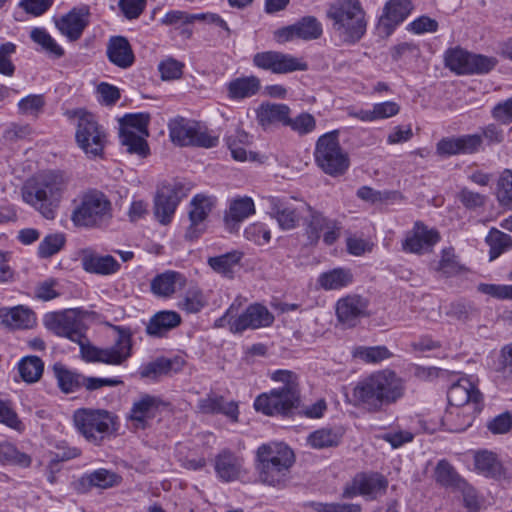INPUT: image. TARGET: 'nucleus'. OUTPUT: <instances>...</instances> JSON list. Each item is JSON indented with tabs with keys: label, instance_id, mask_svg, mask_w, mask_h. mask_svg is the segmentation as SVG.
<instances>
[{
	"label": "nucleus",
	"instance_id": "338daca9",
	"mask_svg": "<svg viewBox=\"0 0 512 512\" xmlns=\"http://www.w3.org/2000/svg\"><path fill=\"white\" fill-rule=\"evenodd\" d=\"M16 52V45L12 42H6L0 45V74L11 77L14 75L16 67L11 60V55Z\"/></svg>",
	"mask_w": 512,
	"mask_h": 512
},
{
	"label": "nucleus",
	"instance_id": "864d4df0",
	"mask_svg": "<svg viewBox=\"0 0 512 512\" xmlns=\"http://www.w3.org/2000/svg\"><path fill=\"white\" fill-rule=\"evenodd\" d=\"M19 374L23 381L33 383L39 380L44 370L43 361L37 356L23 358L18 364Z\"/></svg>",
	"mask_w": 512,
	"mask_h": 512
},
{
	"label": "nucleus",
	"instance_id": "7ed1b4c3",
	"mask_svg": "<svg viewBox=\"0 0 512 512\" xmlns=\"http://www.w3.org/2000/svg\"><path fill=\"white\" fill-rule=\"evenodd\" d=\"M326 15L333 33L345 45L358 43L366 34L368 21L359 0H335Z\"/></svg>",
	"mask_w": 512,
	"mask_h": 512
},
{
	"label": "nucleus",
	"instance_id": "f257e3e1",
	"mask_svg": "<svg viewBox=\"0 0 512 512\" xmlns=\"http://www.w3.org/2000/svg\"><path fill=\"white\" fill-rule=\"evenodd\" d=\"M43 324L53 334L78 343L83 359L88 362L120 365L132 356L133 332L130 327L111 325L117 333L114 345L109 348H99L87 341L82 322L73 310L49 312L44 315Z\"/></svg>",
	"mask_w": 512,
	"mask_h": 512
},
{
	"label": "nucleus",
	"instance_id": "6e6552de",
	"mask_svg": "<svg viewBox=\"0 0 512 512\" xmlns=\"http://www.w3.org/2000/svg\"><path fill=\"white\" fill-rule=\"evenodd\" d=\"M304 217V231L310 245H317L322 238L327 246L333 245L341 236L342 223L336 218H331L309 203Z\"/></svg>",
	"mask_w": 512,
	"mask_h": 512
},
{
	"label": "nucleus",
	"instance_id": "680f3d73",
	"mask_svg": "<svg viewBox=\"0 0 512 512\" xmlns=\"http://www.w3.org/2000/svg\"><path fill=\"white\" fill-rule=\"evenodd\" d=\"M305 507L311 509V512H361L362 508L359 504L352 503H323L308 502Z\"/></svg>",
	"mask_w": 512,
	"mask_h": 512
},
{
	"label": "nucleus",
	"instance_id": "0e129e2a",
	"mask_svg": "<svg viewBox=\"0 0 512 512\" xmlns=\"http://www.w3.org/2000/svg\"><path fill=\"white\" fill-rule=\"evenodd\" d=\"M244 236L247 240L261 246L270 242L271 231L266 224L256 222L248 225L245 228Z\"/></svg>",
	"mask_w": 512,
	"mask_h": 512
},
{
	"label": "nucleus",
	"instance_id": "3c124183",
	"mask_svg": "<svg viewBox=\"0 0 512 512\" xmlns=\"http://www.w3.org/2000/svg\"><path fill=\"white\" fill-rule=\"evenodd\" d=\"M241 258V252L232 251L220 256L210 257L208 264L215 272L230 278L233 274V268L239 263Z\"/></svg>",
	"mask_w": 512,
	"mask_h": 512
},
{
	"label": "nucleus",
	"instance_id": "a18cd8bd",
	"mask_svg": "<svg viewBox=\"0 0 512 512\" xmlns=\"http://www.w3.org/2000/svg\"><path fill=\"white\" fill-rule=\"evenodd\" d=\"M31 40L40 46V50L50 58L59 59L64 56V49L47 32L45 28L35 27L30 32Z\"/></svg>",
	"mask_w": 512,
	"mask_h": 512
},
{
	"label": "nucleus",
	"instance_id": "1a4fd4ad",
	"mask_svg": "<svg viewBox=\"0 0 512 512\" xmlns=\"http://www.w3.org/2000/svg\"><path fill=\"white\" fill-rule=\"evenodd\" d=\"M150 117L145 113H129L120 119V142L130 154L145 158L150 149L146 141L149 136L148 124Z\"/></svg>",
	"mask_w": 512,
	"mask_h": 512
},
{
	"label": "nucleus",
	"instance_id": "4be33fe9",
	"mask_svg": "<svg viewBox=\"0 0 512 512\" xmlns=\"http://www.w3.org/2000/svg\"><path fill=\"white\" fill-rule=\"evenodd\" d=\"M90 8L88 5L74 7L67 14L58 18L55 23L62 35L74 42L81 38L89 25Z\"/></svg>",
	"mask_w": 512,
	"mask_h": 512
},
{
	"label": "nucleus",
	"instance_id": "ddd939ff",
	"mask_svg": "<svg viewBox=\"0 0 512 512\" xmlns=\"http://www.w3.org/2000/svg\"><path fill=\"white\" fill-rule=\"evenodd\" d=\"M444 61L445 66L458 75L486 74L498 63L494 57L471 54L460 47L448 49Z\"/></svg>",
	"mask_w": 512,
	"mask_h": 512
},
{
	"label": "nucleus",
	"instance_id": "423d86ee",
	"mask_svg": "<svg viewBox=\"0 0 512 512\" xmlns=\"http://www.w3.org/2000/svg\"><path fill=\"white\" fill-rule=\"evenodd\" d=\"M111 217V202L102 191L89 189L74 200L71 221L76 227L99 228Z\"/></svg>",
	"mask_w": 512,
	"mask_h": 512
},
{
	"label": "nucleus",
	"instance_id": "bb28decb",
	"mask_svg": "<svg viewBox=\"0 0 512 512\" xmlns=\"http://www.w3.org/2000/svg\"><path fill=\"white\" fill-rule=\"evenodd\" d=\"M413 9L411 0H388L384 5L380 24L390 34L408 18Z\"/></svg>",
	"mask_w": 512,
	"mask_h": 512
},
{
	"label": "nucleus",
	"instance_id": "473e14b6",
	"mask_svg": "<svg viewBox=\"0 0 512 512\" xmlns=\"http://www.w3.org/2000/svg\"><path fill=\"white\" fill-rule=\"evenodd\" d=\"M83 269L92 274L112 275L117 273L121 265L111 255H99L91 251H85L81 257Z\"/></svg>",
	"mask_w": 512,
	"mask_h": 512
},
{
	"label": "nucleus",
	"instance_id": "79ce46f5",
	"mask_svg": "<svg viewBox=\"0 0 512 512\" xmlns=\"http://www.w3.org/2000/svg\"><path fill=\"white\" fill-rule=\"evenodd\" d=\"M199 409L203 413H219L227 416L232 421H237L238 405L234 401H226L222 396L208 395L199 400Z\"/></svg>",
	"mask_w": 512,
	"mask_h": 512
},
{
	"label": "nucleus",
	"instance_id": "9d476101",
	"mask_svg": "<svg viewBox=\"0 0 512 512\" xmlns=\"http://www.w3.org/2000/svg\"><path fill=\"white\" fill-rule=\"evenodd\" d=\"M75 138L78 146L88 158H103L108 135L106 129L98 123L93 114L88 112L79 114Z\"/></svg>",
	"mask_w": 512,
	"mask_h": 512
},
{
	"label": "nucleus",
	"instance_id": "a878e982",
	"mask_svg": "<svg viewBox=\"0 0 512 512\" xmlns=\"http://www.w3.org/2000/svg\"><path fill=\"white\" fill-rule=\"evenodd\" d=\"M447 399L451 406L466 407L478 414L484 407V396L477 386H449Z\"/></svg>",
	"mask_w": 512,
	"mask_h": 512
},
{
	"label": "nucleus",
	"instance_id": "0eeeda50",
	"mask_svg": "<svg viewBox=\"0 0 512 512\" xmlns=\"http://www.w3.org/2000/svg\"><path fill=\"white\" fill-rule=\"evenodd\" d=\"M339 130L321 135L315 144L314 160L317 167L331 177L343 176L350 167V156L341 146Z\"/></svg>",
	"mask_w": 512,
	"mask_h": 512
},
{
	"label": "nucleus",
	"instance_id": "6e6d98bb",
	"mask_svg": "<svg viewBox=\"0 0 512 512\" xmlns=\"http://www.w3.org/2000/svg\"><path fill=\"white\" fill-rule=\"evenodd\" d=\"M31 461V457L28 454L20 452L11 443L6 441L0 442V463L29 467Z\"/></svg>",
	"mask_w": 512,
	"mask_h": 512
},
{
	"label": "nucleus",
	"instance_id": "39448f33",
	"mask_svg": "<svg viewBox=\"0 0 512 512\" xmlns=\"http://www.w3.org/2000/svg\"><path fill=\"white\" fill-rule=\"evenodd\" d=\"M73 423L84 439L96 446L119 435V417L108 410L80 408L73 414Z\"/></svg>",
	"mask_w": 512,
	"mask_h": 512
},
{
	"label": "nucleus",
	"instance_id": "49530a36",
	"mask_svg": "<svg viewBox=\"0 0 512 512\" xmlns=\"http://www.w3.org/2000/svg\"><path fill=\"white\" fill-rule=\"evenodd\" d=\"M225 140L229 150L231 151V155L235 160L245 161L247 159L245 147L251 142V137L247 132L236 127L232 131H229Z\"/></svg>",
	"mask_w": 512,
	"mask_h": 512
},
{
	"label": "nucleus",
	"instance_id": "6ab92c4d",
	"mask_svg": "<svg viewBox=\"0 0 512 512\" xmlns=\"http://www.w3.org/2000/svg\"><path fill=\"white\" fill-rule=\"evenodd\" d=\"M440 239L438 230L416 221L412 229L405 233L401 247L405 253L423 255L430 252Z\"/></svg>",
	"mask_w": 512,
	"mask_h": 512
},
{
	"label": "nucleus",
	"instance_id": "c03bdc74",
	"mask_svg": "<svg viewBox=\"0 0 512 512\" xmlns=\"http://www.w3.org/2000/svg\"><path fill=\"white\" fill-rule=\"evenodd\" d=\"M476 469L487 477L500 478L505 470L497 455L491 451H480L475 455Z\"/></svg>",
	"mask_w": 512,
	"mask_h": 512
},
{
	"label": "nucleus",
	"instance_id": "aec40b11",
	"mask_svg": "<svg viewBox=\"0 0 512 512\" xmlns=\"http://www.w3.org/2000/svg\"><path fill=\"white\" fill-rule=\"evenodd\" d=\"M274 322L273 314L266 306L254 303L249 305L243 313L234 320H229V329L232 333H242L248 329L268 327Z\"/></svg>",
	"mask_w": 512,
	"mask_h": 512
},
{
	"label": "nucleus",
	"instance_id": "7c9ffc66",
	"mask_svg": "<svg viewBox=\"0 0 512 512\" xmlns=\"http://www.w3.org/2000/svg\"><path fill=\"white\" fill-rule=\"evenodd\" d=\"M107 57L112 64L121 69H128L135 62V55L131 44L124 36H112L109 39Z\"/></svg>",
	"mask_w": 512,
	"mask_h": 512
},
{
	"label": "nucleus",
	"instance_id": "5fc2aeb1",
	"mask_svg": "<svg viewBox=\"0 0 512 512\" xmlns=\"http://www.w3.org/2000/svg\"><path fill=\"white\" fill-rule=\"evenodd\" d=\"M496 199L500 206L512 210V170L505 169L498 178Z\"/></svg>",
	"mask_w": 512,
	"mask_h": 512
},
{
	"label": "nucleus",
	"instance_id": "9b49d317",
	"mask_svg": "<svg viewBox=\"0 0 512 512\" xmlns=\"http://www.w3.org/2000/svg\"><path fill=\"white\" fill-rule=\"evenodd\" d=\"M169 136L179 146L213 148L219 143L217 135H213L199 123L185 118H177L169 123Z\"/></svg>",
	"mask_w": 512,
	"mask_h": 512
},
{
	"label": "nucleus",
	"instance_id": "c756f323",
	"mask_svg": "<svg viewBox=\"0 0 512 512\" xmlns=\"http://www.w3.org/2000/svg\"><path fill=\"white\" fill-rule=\"evenodd\" d=\"M0 319L4 326L13 330L32 329L37 324L35 312L23 305L0 308Z\"/></svg>",
	"mask_w": 512,
	"mask_h": 512
},
{
	"label": "nucleus",
	"instance_id": "f704fd0d",
	"mask_svg": "<svg viewBox=\"0 0 512 512\" xmlns=\"http://www.w3.org/2000/svg\"><path fill=\"white\" fill-rule=\"evenodd\" d=\"M121 476L107 470L97 469L93 472L84 474L77 483V490L81 493L88 492L92 487L100 489H109L119 485Z\"/></svg>",
	"mask_w": 512,
	"mask_h": 512
},
{
	"label": "nucleus",
	"instance_id": "2f4dec72",
	"mask_svg": "<svg viewBox=\"0 0 512 512\" xmlns=\"http://www.w3.org/2000/svg\"><path fill=\"white\" fill-rule=\"evenodd\" d=\"M186 284L185 276L174 270H167L156 275L151 281V292L163 298L171 297L178 289Z\"/></svg>",
	"mask_w": 512,
	"mask_h": 512
},
{
	"label": "nucleus",
	"instance_id": "69168bd1",
	"mask_svg": "<svg viewBox=\"0 0 512 512\" xmlns=\"http://www.w3.org/2000/svg\"><path fill=\"white\" fill-rule=\"evenodd\" d=\"M460 265L456 260L453 248H445L441 252V259L438 262L437 270L445 276H453L459 273Z\"/></svg>",
	"mask_w": 512,
	"mask_h": 512
},
{
	"label": "nucleus",
	"instance_id": "774afa93",
	"mask_svg": "<svg viewBox=\"0 0 512 512\" xmlns=\"http://www.w3.org/2000/svg\"><path fill=\"white\" fill-rule=\"evenodd\" d=\"M487 429L494 435L507 434L512 429V413L506 411L491 419Z\"/></svg>",
	"mask_w": 512,
	"mask_h": 512
},
{
	"label": "nucleus",
	"instance_id": "13d9d810",
	"mask_svg": "<svg viewBox=\"0 0 512 512\" xmlns=\"http://www.w3.org/2000/svg\"><path fill=\"white\" fill-rule=\"evenodd\" d=\"M65 237L61 233L49 234L40 242L37 254L42 259H47L57 254L65 245Z\"/></svg>",
	"mask_w": 512,
	"mask_h": 512
},
{
	"label": "nucleus",
	"instance_id": "cd10ccee",
	"mask_svg": "<svg viewBox=\"0 0 512 512\" xmlns=\"http://www.w3.org/2000/svg\"><path fill=\"white\" fill-rule=\"evenodd\" d=\"M244 460L228 449L222 450L214 460V470L223 482L237 480L244 472Z\"/></svg>",
	"mask_w": 512,
	"mask_h": 512
},
{
	"label": "nucleus",
	"instance_id": "b1692460",
	"mask_svg": "<svg viewBox=\"0 0 512 512\" xmlns=\"http://www.w3.org/2000/svg\"><path fill=\"white\" fill-rule=\"evenodd\" d=\"M482 138L478 134H467L458 137H446L441 139L436 146L440 156H452L459 154H474L480 151Z\"/></svg>",
	"mask_w": 512,
	"mask_h": 512
},
{
	"label": "nucleus",
	"instance_id": "a211bd4d",
	"mask_svg": "<svg viewBox=\"0 0 512 512\" xmlns=\"http://www.w3.org/2000/svg\"><path fill=\"white\" fill-rule=\"evenodd\" d=\"M387 487V479L379 473H358L344 486L342 497L362 496L366 500H375L386 492Z\"/></svg>",
	"mask_w": 512,
	"mask_h": 512
},
{
	"label": "nucleus",
	"instance_id": "393cba45",
	"mask_svg": "<svg viewBox=\"0 0 512 512\" xmlns=\"http://www.w3.org/2000/svg\"><path fill=\"white\" fill-rule=\"evenodd\" d=\"M213 207V199L204 195H196L190 202L189 220L190 225L187 228L185 238L194 240L200 237L205 231V220Z\"/></svg>",
	"mask_w": 512,
	"mask_h": 512
},
{
	"label": "nucleus",
	"instance_id": "bf43d9fd",
	"mask_svg": "<svg viewBox=\"0 0 512 512\" xmlns=\"http://www.w3.org/2000/svg\"><path fill=\"white\" fill-rule=\"evenodd\" d=\"M286 127L300 136L307 135L316 129V119L312 114L302 112L295 118L289 116Z\"/></svg>",
	"mask_w": 512,
	"mask_h": 512
},
{
	"label": "nucleus",
	"instance_id": "a19ab883",
	"mask_svg": "<svg viewBox=\"0 0 512 512\" xmlns=\"http://www.w3.org/2000/svg\"><path fill=\"white\" fill-rule=\"evenodd\" d=\"M58 384H123L117 379L85 378L83 375L69 369L62 363H55L52 367Z\"/></svg>",
	"mask_w": 512,
	"mask_h": 512
},
{
	"label": "nucleus",
	"instance_id": "2eb2a0df",
	"mask_svg": "<svg viewBox=\"0 0 512 512\" xmlns=\"http://www.w3.org/2000/svg\"><path fill=\"white\" fill-rule=\"evenodd\" d=\"M189 189L180 181L164 182L157 190L154 199V214L162 224L171 222L176 208Z\"/></svg>",
	"mask_w": 512,
	"mask_h": 512
},
{
	"label": "nucleus",
	"instance_id": "72a5a7b5",
	"mask_svg": "<svg viewBox=\"0 0 512 512\" xmlns=\"http://www.w3.org/2000/svg\"><path fill=\"white\" fill-rule=\"evenodd\" d=\"M473 420L472 415L460 416L454 411H448L443 417H438L435 421L430 419L424 422L423 429L428 433H434L438 429L449 432H462L471 426Z\"/></svg>",
	"mask_w": 512,
	"mask_h": 512
},
{
	"label": "nucleus",
	"instance_id": "412c9836",
	"mask_svg": "<svg viewBox=\"0 0 512 512\" xmlns=\"http://www.w3.org/2000/svg\"><path fill=\"white\" fill-rule=\"evenodd\" d=\"M322 32L321 23L313 16H306L292 25L276 30L274 36L278 43H286L295 39L315 40Z\"/></svg>",
	"mask_w": 512,
	"mask_h": 512
},
{
	"label": "nucleus",
	"instance_id": "58836bf2",
	"mask_svg": "<svg viewBox=\"0 0 512 512\" xmlns=\"http://www.w3.org/2000/svg\"><path fill=\"white\" fill-rule=\"evenodd\" d=\"M367 304L360 296H348L338 301L336 313L338 319L349 326H354L356 320L365 315Z\"/></svg>",
	"mask_w": 512,
	"mask_h": 512
},
{
	"label": "nucleus",
	"instance_id": "603ef678",
	"mask_svg": "<svg viewBox=\"0 0 512 512\" xmlns=\"http://www.w3.org/2000/svg\"><path fill=\"white\" fill-rule=\"evenodd\" d=\"M342 433L332 428H322L314 431L308 437L309 444L316 449L337 446L340 443Z\"/></svg>",
	"mask_w": 512,
	"mask_h": 512
},
{
	"label": "nucleus",
	"instance_id": "8fccbe9b",
	"mask_svg": "<svg viewBox=\"0 0 512 512\" xmlns=\"http://www.w3.org/2000/svg\"><path fill=\"white\" fill-rule=\"evenodd\" d=\"M352 356L368 364H377L393 356L392 352L383 345L357 346L352 351Z\"/></svg>",
	"mask_w": 512,
	"mask_h": 512
},
{
	"label": "nucleus",
	"instance_id": "c85d7f7f",
	"mask_svg": "<svg viewBox=\"0 0 512 512\" xmlns=\"http://www.w3.org/2000/svg\"><path fill=\"white\" fill-rule=\"evenodd\" d=\"M181 315L173 310H161L153 314L145 328L148 336L153 338H164L170 331L180 326Z\"/></svg>",
	"mask_w": 512,
	"mask_h": 512
},
{
	"label": "nucleus",
	"instance_id": "5701e85b",
	"mask_svg": "<svg viewBox=\"0 0 512 512\" xmlns=\"http://www.w3.org/2000/svg\"><path fill=\"white\" fill-rule=\"evenodd\" d=\"M164 405L160 398L144 395L133 403L127 415V421L132 429L143 430L147 428L149 421L156 417Z\"/></svg>",
	"mask_w": 512,
	"mask_h": 512
},
{
	"label": "nucleus",
	"instance_id": "ea45409f",
	"mask_svg": "<svg viewBox=\"0 0 512 512\" xmlns=\"http://www.w3.org/2000/svg\"><path fill=\"white\" fill-rule=\"evenodd\" d=\"M255 213V205L250 197H240L232 200L224 220L230 230H234L249 216Z\"/></svg>",
	"mask_w": 512,
	"mask_h": 512
},
{
	"label": "nucleus",
	"instance_id": "09e8293b",
	"mask_svg": "<svg viewBox=\"0 0 512 512\" xmlns=\"http://www.w3.org/2000/svg\"><path fill=\"white\" fill-rule=\"evenodd\" d=\"M485 242L489 246V260L493 261L501 254L512 248V238L510 235L496 229L491 228L485 238Z\"/></svg>",
	"mask_w": 512,
	"mask_h": 512
},
{
	"label": "nucleus",
	"instance_id": "37998d69",
	"mask_svg": "<svg viewBox=\"0 0 512 512\" xmlns=\"http://www.w3.org/2000/svg\"><path fill=\"white\" fill-rule=\"evenodd\" d=\"M353 282V274L348 268H334L323 272L318 277V283L324 290H339Z\"/></svg>",
	"mask_w": 512,
	"mask_h": 512
},
{
	"label": "nucleus",
	"instance_id": "4d7b16f0",
	"mask_svg": "<svg viewBox=\"0 0 512 512\" xmlns=\"http://www.w3.org/2000/svg\"><path fill=\"white\" fill-rule=\"evenodd\" d=\"M436 481L446 487H461L464 480L446 460H440L435 469Z\"/></svg>",
	"mask_w": 512,
	"mask_h": 512
},
{
	"label": "nucleus",
	"instance_id": "e433bc0d",
	"mask_svg": "<svg viewBox=\"0 0 512 512\" xmlns=\"http://www.w3.org/2000/svg\"><path fill=\"white\" fill-rule=\"evenodd\" d=\"M259 124L264 127L287 125L291 109L283 103H262L256 111Z\"/></svg>",
	"mask_w": 512,
	"mask_h": 512
},
{
	"label": "nucleus",
	"instance_id": "4468645a",
	"mask_svg": "<svg viewBox=\"0 0 512 512\" xmlns=\"http://www.w3.org/2000/svg\"><path fill=\"white\" fill-rule=\"evenodd\" d=\"M267 213L274 219L278 227L283 231H289L297 228L301 220L304 221L308 203L301 201L299 204L293 203L288 198L269 196L266 198Z\"/></svg>",
	"mask_w": 512,
	"mask_h": 512
},
{
	"label": "nucleus",
	"instance_id": "dca6fc26",
	"mask_svg": "<svg viewBox=\"0 0 512 512\" xmlns=\"http://www.w3.org/2000/svg\"><path fill=\"white\" fill-rule=\"evenodd\" d=\"M299 401L296 386H283L273 389L269 394L259 395L254 407L266 415L288 414L298 407Z\"/></svg>",
	"mask_w": 512,
	"mask_h": 512
},
{
	"label": "nucleus",
	"instance_id": "f8f14e48",
	"mask_svg": "<svg viewBox=\"0 0 512 512\" xmlns=\"http://www.w3.org/2000/svg\"><path fill=\"white\" fill-rule=\"evenodd\" d=\"M402 394V386H351V390L345 389V395L353 405L369 411L396 401Z\"/></svg>",
	"mask_w": 512,
	"mask_h": 512
},
{
	"label": "nucleus",
	"instance_id": "20e7f679",
	"mask_svg": "<svg viewBox=\"0 0 512 512\" xmlns=\"http://www.w3.org/2000/svg\"><path fill=\"white\" fill-rule=\"evenodd\" d=\"M294 463L293 451L283 443L262 444L256 451V469L262 483L280 487Z\"/></svg>",
	"mask_w": 512,
	"mask_h": 512
},
{
	"label": "nucleus",
	"instance_id": "f03ea898",
	"mask_svg": "<svg viewBox=\"0 0 512 512\" xmlns=\"http://www.w3.org/2000/svg\"><path fill=\"white\" fill-rule=\"evenodd\" d=\"M69 177L50 170L28 181L21 189L23 201L47 220H54L67 190Z\"/></svg>",
	"mask_w": 512,
	"mask_h": 512
},
{
	"label": "nucleus",
	"instance_id": "de8ad7c7",
	"mask_svg": "<svg viewBox=\"0 0 512 512\" xmlns=\"http://www.w3.org/2000/svg\"><path fill=\"white\" fill-rule=\"evenodd\" d=\"M206 305L207 299L197 286L189 287L177 303V307L188 314L199 313Z\"/></svg>",
	"mask_w": 512,
	"mask_h": 512
},
{
	"label": "nucleus",
	"instance_id": "052dcab7",
	"mask_svg": "<svg viewBox=\"0 0 512 512\" xmlns=\"http://www.w3.org/2000/svg\"><path fill=\"white\" fill-rule=\"evenodd\" d=\"M411 375L421 382H434L444 380L447 372L437 367H425L417 364H411L408 368Z\"/></svg>",
	"mask_w": 512,
	"mask_h": 512
},
{
	"label": "nucleus",
	"instance_id": "e2e57ef3",
	"mask_svg": "<svg viewBox=\"0 0 512 512\" xmlns=\"http://www.w3.org/2000/svg\"><path fill=\"white\" fill-rule=\"evenodd\" d=\"M45 106L43 95L31 94L18 102V111L22 115L37 117Z\"/></svg>",
	"mask_w": 512,
	"mask_h": 512
},
{
	"label": "nucleus",
	"instance_id": "f3484780",
	"mask_svg": "<svg viewBox=\"0 0 512 512\" xmlns=\"http://www.w3.org/2000/svg\"><path fill=\"white\" fill-rule=\"evenodd\" d=\"M252 63L255 67L269 71L272 74L282 75L295 71H305L307 63L301 59L280 51L269 50L254 54Z\"/></svg>",
	"mask_w": 512,
	"mask_h": 512
},
{
	"label": "nucleus",
	"instance_id": "c9c22d12",
	"mask_svg": "<svg viewBox=\"0 0 512 512\" xmlns=\"http://www.w3.org/2000/svg\"><path fill=\"white\" fill-rule=\"evenodd\" d=\"M185 364V361L180 356L172 358L160 357L147 364H143L139 368V374L142 377L157 379L162 375H172L179 372Z\"/></svg>",
	"mask_w": 512,
	"mask_h": 512
},
{
	"label": "nucleus",
	"instance_id": "4c0bfd02",
	"mask_svg": "<svg viewBox=\"0 0 512 512\" xmlns=\"http://www.w3.org/2000/svg\"><path fill=\"white\" fill-rule=\"evenodd\" d=\"M261 88V81L257 76H242L232 79L226 84L227 97L233 101H240L255 96Z\"/></svg>",
	"mask_w": 512,
	"mask_h": 512
}]
</instances>
